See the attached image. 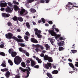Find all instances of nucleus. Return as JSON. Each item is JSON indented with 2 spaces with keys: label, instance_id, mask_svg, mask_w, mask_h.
Masks as SVG:
<instances>
[{
  "label": "nucleus",
  "instance_id": "1",
  "mask_svg": "<svg viewBox=\"0 0 78 78\" xmlns=\"http://www.w3.org/2000/svg\"><path fill=\"white\" fill-rule=\"evenodd\" d=\"M9 53L11 54L12 57H15L14 59V62L16 65H19L22 61L21 58L19 56H16L17 53L16 52L14 51L12 49H9Z\"/></svg>",
  "mask_w": 78,
  "mask_h": 78
},
{
  "label": "nucleus",
  "instance_id": "2",
  "mask_svg": "<svg viewBox=\"0 0 78 78\" xmlns=\"http://www.w3.org/2000/svg\"><path fill=\"white\" fill-rule=\"evenodd\" d=\"M13 34L11 33H8L7 34H5V37L7 39L12 38L15 40H16L17 42H23V41L21 38L18 39L16 37H13Z\"/></svg>",
  "mask_w": 78,
  "mask_h": 78
},
{
  "label": "nucleus",
  "instance_id": "3",
  "mask_svg": "<svg viewBox=\"0 0 78 78\" xmlns=\"http://www.w3.org/2000/svg\"><path fill=\"white\" fill-rule=\"evenodd\" d=\"M20 69L22 71H23V72H25L27 74V76H25L26 78H27V77H29V74L30 73V71H31V69L30 67H28L27 68V69H24L23 68H22V67H20Z\"/></svg>",
  "mask_w": 78,
  "mask_h": 78
},
{
  "label": "nucleus",
  "instance_id": "4",
  "mask_svg": "<svg viewBox=\"0 0 78 78\" xmlns=\"http://www.w3.org/2000/svg\"><path fill=\"white\" fill-rule=\"evenodd\" d=\"M74 5H76V3H73V4L71 2H68V4L67 5H66V9H71V8L73 7H75L76 8H78V6H74Z\"/></svg>",
  "mask_w": 78,
  "mask_h": 78
},
{
  "label": "nucleus",
  "instance_id": "5",
  "mask_svg": "<svg viewBox=\"0 0 78 78\" xmlns=\"http://www.w3.org/2000/svg\"><path fill=\"white\" fill-rule=\"evenodd\" d=\"M35 34L36 35H37V37L38 38L41 39L42 37V36L41 35V31L40 30H38V29H34Z\"/></svg>",
  "mask_w": 78,
  "mask_h": 78
},
{
  "label": "nucleus",
  "instance_id": "6",
  "mask_svg": "<svg viewBox=\"0 0 78 78\" xmlns=\"http://www.w3.org/2000/svg\"><path fill=\"white\" fill-rule=\"evenodd\" d=\"M21 15L22 16H24L26 15L28 13V12L27 10L24 9V8H22V9H20L19 11H18Z\"/></svg>",
  "mask_w": 78,
  "mask_h": 78
},
{
  "label": "nucleus",
  "instance_id": "7",
  "mask_svg": "<svg viewBox=\"0 0 78 78\" xmlns=\"http://www.w3.org/2000/svg\"><path fill=\"white\" fill-rule=\"evenodd\" d=\"M48 32L49 34H50L52 36H54L55 37V38L57 39L60 37V35H56V34L54 30H48Z\"/></svg>",
  "mask_w": 78,
  "mask_h": 78
},
{
  "label": "nucleus",
  "instance_id": "8",
  "mask_svg": "<svg viewBox=\"0 0 78 78\" xmlns=\"http://www.w3.org/2000/svg\"><path fill=\"white\" fill-rule=\"evenodd\" d=\"M69 65L70 66V67H71L72 68H73V69L74 70H75L77 72L78 69H77V68H75L72 63H69Z\"/></svg>",
  "mask_w": 78,
  "mask_h": 78
},
{
  "label": "nucleus",
  "instance_id": "9",
  "mask_svg": "<svg viewBox=\"0 0 78 78\" xmlns=\"http://www.w3.org/2000/svg\"><path fill=\"white\" fill-rule=\"evenodd\" d=\"M4 3H1L0 4V6L1 7H5L7 6V3L6 2H5V1H3Z\"/></svg>",
  "mask_w": 78,
  "mask_h": 78
},
{
  "label": "nucleus",
  "instance_id": "10",
  "mask_svg": "<svg viewBox=\"0 0 78 78\" xmlns=\"http://www.w3.org/2000/svg\"><path fill=\"white\" fill-rule=\"evenodd\" d=\"M51 63H48L47 64H46L44 65V66L47 69H49V67H51Z\"/></svg>",
  "mask_w": 78,
  "mask_h": 78
},
{
  "label": "nucleus",
  "instance_id": "11",
  "mask_svg": "<svg viewBox=\"0 0 78 78\" xmlns=\"http://www.w3.org/2000/svg\"><path fill=\"white\" fill-rule=\"evenodd\" d=\"M30 41L32 43H38V41L36 39H35L34 38H32L30 39Z\"/></svg>",
  "mask_w": 78,
  "mask_h": 78
},
{
  "label": "nucleus",
  "instance_id": "12",
  "mask_svg": "<svg viewBox=\"0 0 78 78\" xmlns=\"http://www.w3.org/2000/svg\"><path fill=\"white\" fill-rule=\"evenodd\" d=\"M2 15L4 17H9V16H10V14H9V13H5L4 12H3L2 13Z\"/></svg>",
  "mask_w": 78,
  "mask_h": 78
},
{
  "label": "nucleus",
  "instance_id": "13",
  "mask_svg": "<svg viewBox=\"0 0 78 78\" xmlns=\"http://www.w3.org/2000/svg\"><path fill=\"white\" fill-rule=\"evenodd\" d=\"M30 61L31 62V66L32 67L35 66L36 63L34 61V60H33V59H32V58L30 59Z\"/></svg>",
  "mask_w": 78,
  "mask_h": 78
},
{
  "label": "nucleus",
  "instance_id": "14",
  "mask_svg": "<svg viewBox=\"0 0 78 78\" xmlns=\"http://www.w3.org/2000/svg\"><path fill=\"white\" fill-rule=\"evenodd\" d=\"M11 7H10V6H7V7L5 8V11L7 12H11Z\"/></svg>",
  "mask_w": 78,
  "mask_h": 78
},
{
  "label": "nucleus",
  "instance_id": "15",
  "mask_svg": "<svg viewBox=\"0 0 78 78\" xmlns=\"http://www.w3.org/2000/svg\"><path fill=\"white\" fill-rule=\"evenodd\" d=\"M65 42L64 41H61L60 42H59L58 43V46H64Z\"/></svg>",
  "mask_w": 78,
  "mask_h": 78
},
{
  "label": "nucleus",
  "instance_id": "16",
  "mask_svg": "<svg viewBox=\"0 0 78 78\" xmlns=\"http://www.w3.org/2000/svg\"><path fill=\"white\" fill-rule=\"evenodd\" d=\"M5 75L7 78H8L9 77V76H10V73L9 71H7L6 72V73L5 74Z\"/></svg>",
  "mask_w": 78,
  "mask_h": 78
},
{
  "label": "nucleus",
  "instance_id": "17",
  "mask_svg": "<svg viewBox=\"0 0 78 78\" xmlns=\"http://www.w3.org/2000/svg\"><path fill=\"white\" fill-rule=\"evenodd\" d=\"M14 8L15 11H17L18 10H19V11H20V8H19L18 6L17 5H14Z\"/></svg>",
  "mask_w": 78,
  "mask_h": 78
},
{
  "label": "nucleus",
  "instance_id": "18",
  "mask_svg": "<svg viewBox=\"0 0 78 78\" xmlns=\"http://www.w3.org/2000/svg\"><path fill=\"white\" fill-rule=\"evenodd\" d=\"M53 58L48 56V62H53Z\"/></svg>",
  "mask_w": 78,
  "mask_h": 78
},
{
  "label": "nucleus",
  "instance_id": "19",
  "mask_svg": "<svg viewBox=\"0 0 78 78\" xmlns=\"http://www.w3.org/2000/svg\"><path fill=\"white\" fill-rule=\"evenodd\" d=\"M51 73L53 74H57L59 73V71L58 70H54Z\"/></svg>",
  "mask_w": 78,
  "mask_h": 78
},
{
  "label": "nucleus",
  "instance_id": "20",
  "mask_svg": "<svg viewBox=\"0 0 78 78\" xmlns=\"http://www.w3.org/2000/svg\"><path fill=\"white\" fill-rule=\"evenodd\" d=\"M25 5L26 6V7H27V8H30V5H29V2H28V0H27V2L25 3Z\"/></svg>",
  "mask_w": 78,
  "mask_h": 78
},
{
  "label": "nucleus",
  "instance_id": "21",
  "mask_svg": "<svg viewBox=\"0 0 78 78\" xmlns=\"http://www.w3.org/2000/svg\"><path fill=\"white\" fill-rule=\"evenodd\" d=\"M44 60H48V55H45L44 57Z\"/></svg>",
  "mask_w": 78,
  "mask_h": 78
},
{
  "label": "nucleus",
  "instance_id": "22",
  "mask_svg": "<svg viewBox=\"0 0 78 78\" xmlns=\"http://www.w3.org/2000/svg\"><path fill=\"white\" fill-rule=\"evenodd\" d=\"M36 59L38 61V62L39 63H41L42 61L41 59H39V58L38 57H36Z\"/></svg>",
  "mask_w": 78,
  "mask_h": 78
},
{
  "label": "nucleus",
  "instance_id": "23",
  "mask_svg": "<svg viewBox=\"0 0 78 78\" xmlns=\"http://www.w3.org/2000/svg\"><path fill=\"white\" fill-rule=\"evenodd\" d=\"M47 76L49 78H53L52 75L49 73H47Z\"/></svg>",
  "mask_w": 78,
  "mask_h": 78
},
{
  "label": "nucleus",
  "instance_id": "24",
  "mask_svg": "<svg viewBox=\"0 0 78 78\" xmlns=\"http://www.w3.org/2000/svg\"><path fill=\"white\" fill-rule=\"evenodd\" d=\"M45 46L46 48V50H48L50 48V46L48 44L45 45Z\"/></svg>",
  "mask_w": 78,
  "mask_h": 78
},
{
  "label": "nucleus",
  "instance_id": "25",
  "mask_svg": "<svg viewBox=\"0 0 78 78\" xmlns=\"http://www.w3.org/2000/svg\"><path fill=\"white\" fill-rule=\"evenodd\" d=\"M21 65L22 66V67H23V68H25L26 66V64L24 62H21Z\"/></svg>",
  "mask_w": 78,
  "mask_h": 78
},
{
  "label": "nucleus",
  "instance_id": "26",
  "mask_svg": "<svg viewBox=\"0 0 78 78\" xmlns=\"http://www.w3.org/2000/svg\"><path fill=\"white\" fill-rule=\"evenodd\" d=\"M18 20H19L20 22H22V21H23V19L21 16H19L18 18Z\"/></svg>",
  "mask_w": 78,
  "mask_h": 78
},
{
  "label": "nucleus",
  "instance_id": "27",
  "mask_svg": "<svg viewBox=\"0 0 78 78\" xmlns=\"http://www.w3.org/2000/svg\"><path fill=\"white\" fill-rule=\"evenodd\" d=\"M26 25L28 29H30V25L29 23H26Z\"/></svg>",
  "mask_w": 78,
  "mask_h": 78
},
{
  "label": "nucleus",
  "instance_id": "28",
  "mask_svg": "<svg viewBox=\"0 0 78 78\" xmlns=\"http://www.w3.org/2000/svg\"><path fill=\"white\" fill-rule=\"evenodd\" d=\"M37 47H39L41 49V50H43V49H44V47L40 45V44H37Z\"/></svg>",
  "mask_w": 78,
  "mask_h": 78
},
{
  "label": "nucleus",
  "instance_id": "29",
  "mask_svg": "<svg viewBox=\"0 0 78 78\" xmlns=\"http://www.w3.org/2000/svg\"><path fill=\"white\" fill-rule=\"evenodd\" d=\"M8 63L10 64V65H11V66H12L13 65V63L11 60H8Z\"/></svg>",
  "mask_w": 78,
  "mask_h": 78
},
{
  "label": "nucleus",
  "instance_id": "30",
  "mask_svg": "<svg viewBox=\"0 0 78 78\" xmlns=\"http://www.w3.org/2000/svg\"><path fill=\"white\" fill-rule=\"evenodd\" d=\"M30 11L31 12H36V9H33V8H30Z\"/></svg>",
  "mask_w": 78,
  "mask_h": 78
},
{
  "label": "nucleus",
  "instance_id": "31",
  "mask_svg": "<svg viewBox=\"0 0 78 78\" xmlns=\"http://www.w3.org/2000/svg\"><path fill=\"white\" fill-rule=\"evenodd\" d=\"M24 38L26 41H29V37H27V35H26L25 36Z\"/></svg>",
  "mask_w": 78,
  "mask_h": 78
},
{
  "label": "nucleus",
  "instance_id": "32",
  "mask_svg": "<svg viewBox=\"0 0 78 78\" xmlns=\"http://www.w3.org/2000/svg\"><path fill=\"white\" fill-rule=\"evenodd\" d=\"M58 49L59 51H63L64 50V48L63 47L61 46L59 47L58 48Z\"/></svg>",
  "mask_w": 78,
  "mask_h": 78
},
{
  "label": "nucleus",
  "instance_id": "33",
  "mask_svg": "<svg viewBox=\"0 0 78 78\" xmlns=\"http://www.w3.org/2000/svg\"><path fill=\"white\" fill-rule=\"evenodd\" d=\"M12 19L13 20H14V21H16V20H18V18H17V16H14V17L12 18Z\"/></svg>",
  "mask_w": 78,
  "mask_h": 78
},
{
  "label": "nucleus",
  "instance_id": "34",
  "mask_svg": "<svg viewBox=\"0 0 78 78\" xmlns=\"http://www.w3.org/2000/svg\"><path fill=\"white\" fill-rule=\"evenodd\" d=\"M7 4L9 6H11V7H12L13 6V5L12 3L11 2H8Z\"/></svg>",
  "mask_w": 78,
  "mask_h": 78
},
{
  "label": "nucleus",
  "instance_id": "35",
  "mask_svg": "<svg viewBox=\"0 0 78 78\" xmlns=\"http://www.w3.org/2000/svg\"><path fill=\"white\" fill-rule=\"evenodd\" d=\"M0 55L4 56H5V53H4V52H1L0 53Z\"/></svg>",
  "mask_w": 78,
  "mask_h": 78
},
{
  "label": "nucleus",
  "instance_id": "36",
  "mask_svg": "<svg viewBox=\"0 0 78 78\" xmlns=\"http://www.w3.org/2000/svg\"><path fill=\"white\" fill-rule=\"evenodd\" d=\"M54 41H55L54 40H50V42L51 44H52V45H54Z\"/></svg>",
  "mask_w": 78,
  "mask_h": 78
},
{
  "label": "nucleus",
  "instance_id": "37",
  "mask_svg": "<svg viewBox=\"0 0 78 78\" xmlns=\"http://www.w3.org/2000/svg\"><path fill=\"white\" fill-rule=\"evenodd\" d=\"M4 43H3V44H0V48H4Z\"/></svg>",
  "mask_w": 78,
  "mask_h": 78
},
{
  "label": "nucleus",
  "instance_id": "38",
  "mask_svg": "<svg viewBox=\"0 0 78 78\" xmlns=\"http://www.w3.org/2000/svg\"><path fill=\"white\" fill-rule=\"evenodd\" d=\"M25 34L27 35V36H28V37H30V33L28 32H27L25 33Z\"/></svg>",
  "mask_w": 78,
  "mask_h": 78
},
{
  "label": "nucleus",
  "instance_id": "39",
  "mask_svg": "<svg viewBox=\"0 0 78 78\" xmlns=\"http://www.w3.org/2000/svg\"><path fill=\"white\" fill-rule=\"evenodd\" d=\"M41 19L43 23H45L46 20H45V19H44V18H42Z\"/></svg>",
  "mask_w": 78,
  "mask_h": 78
},
{
  "label": "nucleus",
  "instance_id": "40",
  "mask_svg": "<svg viewBox=\"0 0 78 78\" xmlns=\"http://www.w3.org/2000/svg\"><path fill=\"white\" fill-rule=\"evenodd\" d=\"M7 24L8 26H9V27H10V26H12V23H10V22H8Z\"/></svg>",
  "mask_w": 78,
  "mask_h": 78
},
{
  "label": "nucleus",
  "instance_id": "41",
  "mask_svg": "<svg viewBox=\"0 0 78 78\" xmlns=\"http://www.w3.org/2000/svg\"><path fill=\"white\" fill-rule=\"evenodd\" d=\"M55 24H54V25H53V26H52V30H55Z\"/></svg>",
  "mask_w": 78,
  "mask_h": 78
},
{
  "label": "nucleus",
  "instance_id": "42",
  "mask_svg": "<svg viewBox=\"0 0 78 78\" xmlns=\"http://www.w3.org/2000/svg\"><path fill=\"white\" fill-rule=\"evenodd\" d=\"M71 51L73 53H76L77 52V51L76 50H71Z\"/></svg>",
  "mask_w": 78,
  "mask_h": 78
},
{
  "label": "nucleus",
  "instance_id": "43",
  "mask_svg": "<svg viewBox=\"0 0 78 78\" xmlns=\"http://www.w3.org/2000/svg\"><path fill=\"white\" fill-rule=\"evenodd\" d=\"M13 3H14V4H17V5H19V2H16V1L15 0L13 1Z\"/></svg>",
  "mask_w": 78,
  "mask_h": 78
},
{
  "label": "nucleus",
  "instance_id": "44",
  "mask_svg": "<svg viewBox=\"0 0 78 78\" xmlns=\"http://www.w3.org/2000/svg\"><path fill=\"white\" fill-rule=\"evenodd\" d=\"M40 56L41 57H44V54H41Z\"/></svg>",
  "mask_w": 78,
  "mask_h": 78
},
{
  "label": "nucleus",
  "instance_id": "45",
  "mask_svg": "<svg viewBox=\"0 0 78 78\" xmlns=\"http://www.w3.org/2000/svg\"><path fill=\"white\" fill-rule=\"evenodd\" d=\"M20 46L21 47H24L25 45L23 43H21V44H20Z\"/></svg>",
  "mask_w": 78,
  "mask_h": 78
},
{
  "label": "nucleus",
  "instance_id": "46",
  "mask_svg": "<svg viewBox=\"0 0 78 78\" xmlns=\"http://www.w3.org/2000/svg\"><path fill=\"white\" fill-rule=\"evenodd\" d=\"M23 48H19V51H20V52H23Z\"/></svg>",
  "mask_w": 78,
  "mask_h": 78
},
{
  "label": "nucleus",
  "instance_id": "47",
  "mask_svg": "<svg viewBox=\"0 0 78 78\" xmlns=\"http://www.w3.org/2000/svg\"><path fill=\"white\" fill-rule=\"evenodd\" d=\"M59 39L60 40H64V41L65 40V38H63V37H60V38H59Z\"/></svg>",
  "mask_w": 78,
  "mask_h": 78
},
{
  "label": "nucleus",
  "instance_id": "48",
  "mask_svg": "<svg viewBox=\"0 0 78 78\" xmlns=\"http://www.w3.org/2000/svg\"><path fill=\"white\" fill-rule=\"evenodd\" d=\"M26 51L25 50H24V49H23V54H26Z\"/></svg>",
  "mask_w": 78,
  "mask_h": 78
},
{
  "label": "nucleus",
  "instance_id": "49",
  "mask_svg": "<svg viewBox=\"0 0 78 78\" xmlns=\"http://www.w3.org/2000/svg\"><path fill=\"white\" fill-rule=\"evenodd\" d=\"M75 66L77 67H78V62H75Z\"/></svg>",
  "mask_w": 78,
  "mask_h": 78
},
{
  "label": "nucleus",
  "instance_id": "50",
  "mask_svg": "<svg viewBox=\"0 0 78 78\" xmlns=\"http://www.w3.org/2000/svg\"><path fill=\"white\" fill-rule=\"evenodd\" d=\"M34 68H39V65H35V66H34Z\"/></svg>",
  "mask_w": 78,
  "mask_h": 78
},
{
  "label": "nucleus",
  "instance_id": "51",
  "mask_svg": "<svg viewBox=\"0 0 78 78\" xmlns=\"http://www.w3.org/2000/svg\"><path fill=\"white\" fill-rule=\"evenodd\" d=\"M15 77L16 78H20V76L19 75H16Z\"/></svg>",
  "mask_w": 78,
  "mask_h": 78
},
{
  "label": "nucleus",
  "instance_id": "52",
  "mask_svg": "<svg viewBox=\"0 0 78 78\" xmlns=\"http://www.w3.org/2000/svg\"><path fill=\"white\" fill-rule=\"evenodd\" d=\"M26 55H27V56L28 57H29L30 55L29 53H28V52H26Z\"/></svg>",
  "mask_w": 78,
  "mask_h": 78
},
{
  "label": "nucleus",
  "instance_id": "53",
  "mask_svg": "<svg viewBox=\"0 0 78 78\" xmlns=\"http://www.w3.org/2000/svg\"><path fill=\"white\" fill-rule=\"evenodd\" d=\"M2 66H3V67H6V65L5 64H4V63H2Z\"/></svg>",
  "mask_w": 78,
  "mask_h": 78
},
{
  "label": "nucleus",
  "instance_id": "54",
  "mask_svg": "<svg viewBox=\"0 0 78 78\" xmlns=\"http://www.w3.org/2000/svg\"><path fill=\"white\" fill-rule=\"evenodd\" d=\"M34 0H28V2L29 3H31L32 2H33Z\"/></svg>",
  "mask_w": 78,
  "mask_h": 78
},
{
  "label": "nucleus",
  "instance_id": "55",
  "mask_svg": "<svg viewBox=\"0 0 78 78\" xmlns=\"http://www.w3.org/2000/svg\"><path fill=\"white\" fill-rule=\"evenodd\" d=\"M5 9L4 8H1V10L2 11H5Z\"/></svg>",
  "mask_w": 78,
  "mask_h": 78
},
{
  "label": "nucleus",
  "instance_id": "56",
  "mask_svg": "<svg viewBox=\"0 0 78 78\" xmlns=\"http://www.w3.org/2000/svg\"><path fill=\"white\" fill-rule=\"evenodd\" d=\"M53 22L52 21H48V23L49 24H53Z\"/></svg>",
  "mask_w": 78,
  "mask_h": 78
},
{
  "label": "nucleus",
  "instance_id": "57",
  "mask_svg": "<svg viewBox=\"0 0 78 78\" xmlns=\"http://www.w3.org/2000/svg\"><path fill=\"white\" fill-rule=\"evenodd\" d=\"M26 62L27 63H30V61L29 60H27V61H26Z\"/></svg>",
  "mask_w": 78,
  "mask_h": 78
},
{
  "label": "nucleus",
  "instance_id": "58",
  "mask_svg": "<svg viewBox=\"0 0 78 78\" xmlns=\"http://www.w3.org/2000/svg\"><path fill=\"white\" fill-rule=\"evenodd\" d=\"M55 30L57 32H59V30L58 29L55 28Z\"/></svg>",
  "mask_w": 78,
  "mask_h": 78
},
{
  "label": "nucleus",
  "instance_id": "59",
  "mask_svg": "<svg viewBox=\"0 0 78 78\" xmlns=\"http://www.w3.org/2000/svg\"><path fill=\"white\" fill-rule=\"evenodd\" d=\"M44 2H45V1L44 0H41L40 1L41 3H44Z\"/></svg>",
  "mask_w": 78,
  "mask_h": 78
},
{
  "label": "nucleus",
  "instance_id": "60",
  "mask_svg": "<svg viewBox=\"0 0 78 78\" xmlns=\"http://www.w3.org/2000/svg\"><path fill=\"white\" fill-rule=\"evenodd\" d=\"M39 50V49L38 48H36V49H35V51L37 52H38Z\"/></svg>",
  "mask_w": 78,
  "mask_h": 78
},
{
  "label": "nucleus",
  "instance_id": "61",
  "mask_svg": "<svg viewBox=\"0 0 78 78\" xmlns=\"http://www.w3.org/2000/svg\"><path fill=\"white\" fill-rule=\"evenodd\" d=\"M33 25H37L36 23H35V22H34V21L33 22Z\"/></svg>",
  "mask_w": 78,
  "mask_h": 78
},
{
  "label": "nucleus",
  "instance_id": "62",
  "mask_svg": "<svg viewBox=\"0 0 78 78\" xmlns=\"http://www.w3.org/2000/svg\"><path fill=\"white\" fill-rule=\"evenodd\" d=\"M9 71V69H8V68H5V71Z\"/></svg>",
  "mask_w": 78,
  "mask_h": 78
},
{
  "label": "nucleus",
  "instance_id": "63",
  "mask_svg": "<svg viewBox=\"0 0 78 78\" xmlns=\"http://www.w3.org/2000/svg\"><path fill=\"white\" fill-rule=\"evenodd\" d=\"M45 1H46V3H48L50 1L49 0H45Z\"/></svg>",
  "mask_w": 78,
  "mask_h": 78
},
{
  "label": "nucleus",
  "instance_id": "64",
  "mask_svg": "<svg viewBox=\"0 0 78 78\" xmlns=\"http://www.w3.org/2000/svg\"><path fill=\"white\" fill-rule=\"evenodd\" d=\"M18 38H20H20H22V37H21V36H20V35H18Z\"/></svg>",
  "mask_w": 78,
  "mask_h": 78
}]
</instances>
